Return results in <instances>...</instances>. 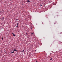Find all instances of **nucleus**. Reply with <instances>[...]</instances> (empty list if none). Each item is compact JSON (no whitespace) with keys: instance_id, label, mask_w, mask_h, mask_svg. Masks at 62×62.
<instances>
[{"instance_id":"f257e3e1","label":"nucleus","mask_w":62,"mask_h":62,"mask_svg":"<svg viewBox=\"0 0 62 62\" xmlns=\"http://www.w3.org/2000/svg\"><path fill=\"white\" fill-rule=\"evenodd\" d=\"M48 57L49 58H51V56H50V55H49V56H48Z\"/></svg>"},{"instance_id":"f03ea898","label":"nucleus","mask_w":62,"mask_h":62,"mask_svg":"<svg viewBox=\"0 0 62 62\" xmlns=\"http://www.w3.org/2000/svg\"><path fill=\"white\" fill-rule=\"evenodd\" d=\"M12 34L13 35V36H15V35L13 33Z\"/></svg>"},{"instance_id":"7ed1b4c3","label":"nucleus","mask_w":62,"mask_h":62,"mask_svg":"<svg viewBox=\"0 0 62 62\" xmlns=\"http://www.w3.org/2000/svg\"><path fill=\"white\" fill-rule=\"evenodd\" d=\"M14 51H15L16 52H17V50L16 49H14Z\"/></svg>"},{"instance_id":"20e7f679","label":"nucleus","mask_w":62,"mask_h":62,"mask_svg":"<svg viewBox=\"0 0 62 62\" xmlns=\"http://www.w3.org/2000/svg\"><path fill=\"white\" fill-rule=\"evenodd\" d=\"M27 2L29 3H30V1L29 0H27Z\"/></svg>"},{"instance_id":"39448f33","label":"nucleus","mask_w":62,"mask_h":62,"mask_svg":"<svg viewBox=\"0 0 62 62\" xmlns=\"http://www.w3.org/2000/svg\"><path fill=\"white\" fill-rule=\"evenodd\" d=\"M14 53V52L13 51V52H11V53H12V54H13V53Z\"/></svg>"},{"instance_id":"423d86ee","label":"nucleus","mask_w":62,"mask_h":62,"mask_svg":"<svg viewBox=\"0 0 62 62\" xmlns=\"http://www.w3.org/2000/svg\"><path fill=\"white\" fill-rule=\"evenodd\" d=\"M53 60V58H52L50 60Z\"/></svg>"},{"instance_id":"0eeeda50","label":"nucleus","mask_w":62,"mask_h":62,"mask_svg":"<svg viewBox=\"0 0 62 62\" xmlns=\"http://www.w3.org/2000/svg\"><path fill=\"white\" fill-rule=\"evenodd\" d=\"M4 39V38H2V40H3Z\"/></svg>"},{"instance_id":"6e6552de","label":"nucleus","mask_w":62,"mask_h":62,"mask_svg":"<svg viewBox=\"0 0 62 62\" xmlns=\"http://www.w3.org/2000/svg\"><path fill=\"white\" fill-rule=\"evenodd\" d=\"M17 25H18V23H17Z\"/></svg>"},{"instance_id":"1a4fd4ad","label":"nucleus","mask_w":62,"mask_h":62,"mask_svg":"<svg viewBox=\"0 0 62 62\" xmlns=\"http://www.w3.org/2000/svg\"><path fill=\"white\" fill-rule=\"evenodd\" d=\"M40 6H42V5H40Z\"/></svg>"},{"instance_id":"9d476101","label":"nucleus","mask_w":62,"mask_h":62,"mask_svg":"<svg viewBox=\"0 0 62 62\" xmlns=\"http://www.w3.org/2000/svg\"><path fill=\"white\" fill-rule=\"evenodd\" d=\"M16 27H18V25L16 26Z\"/></svg>"},{"instance_id":"9b49d317","label":"nucleus","mask_w":62,"mask_h":62,"mask_svg":"<svg viewBox=\"0 0 62 62\" xmlns=\"http://www.w3.org/2000/svg\"><path fill=\"white\" fill-rule=\"evenodd\" d=\"M22 52H24V50H23Z\"/></svg>"},{"instance_id":"f8f14e48","label":"nucleus","mask_w":62,"mask_h":62,"mask_svg":"<svg viewBox=\"0 0 62 62\" xmlns=\"http://www.w3.org/2000/svg\"><path fill=\"white\" fill-rule=\"evenodd\" d=\"M36 62H38V61H37V60H36Z\"/></svg>"},{"instance_id":"ddd939ff","label":"nucleus","mask_w":62,"mask_h":62,"mask_svg":"<svg viewBox=\"0 0 62 62\" xmlns=\"http://www.w3.org/2000/svg\"><path fill=\"white\" fill-rule=\"evenodd\" d=\"M31 34H32V35H33V33H32Z\"/></svg>"},{"instance_id":"4468645a","label":"nucleus","mask_w":62,"mask_h":62,"mask_svg":"<svg viewBox=\"0 0 62 62\" xmlns=\"http://www.w3.org/2000/svg\"><path fill=\"white\" fill-rule=\"evenodd\" d=\"M4 17H3V19H2V20H3V19H4Z\"/></svg>"},{"instance_id":"2eb2a0df","label":"nucleus","mask_w":62,"mask_h":62,"mask_svg":"<svg viewBox=\"0 0 62 62\" xmlns=\"http://www.w3.org/2000/svg\"><path fill=\"white\" fill-rule=\"evenodd\" d=\"M36 50L35 51V52H36Z\"/></svg>"}]
</instances>
